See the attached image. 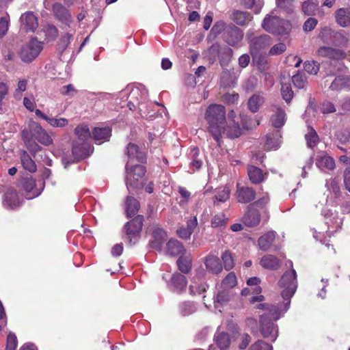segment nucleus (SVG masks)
Listing matches in <instances>:
<instances>
[{"label":"nucleus","mask_w":350,"mask_h":350,"mask_svg":"<svg viewBox=\"0 0 350 350\" xmlns=\"http://www.w3.org/2000/svg\"><path fill=\"white\" fill-rule=\"evenodd\" d=\"M301 9L304 14L308 16L314 15L316 11L318 9V4L310 1H306L302 3Z\"/></svg>","instance_id":"nucleus-45"},{"label":"nucleus","mask_w":350,"mask_h":350,"mask_svg":"<svg viewBox=\"0 0 350 350\" xmlns=\"http://www.w3.org/2000/svg\"><path fill=\"white\" fill-rule=\"evenodd\" d=\"M262 27L272 34H282L288 30L290 25L287 21L282 19L272 12L265 16Z\"/></svg>","instance_id":"nucleus-6"},{"label":"nucleus","mask_w":350,"mask_h":350,"mask_svg":"<svg viewBox=\"0 0 350 350\" xmlns=\"http://www.w3.org/2000/svg\"><path fill=\"white\" fill-rule=\"evenodd\" d=\"M329 90L338 92L345 88V76L339 75L336 77L331 83Z\"/></svg>","instance_id":"nucleus-46"},{"label":"nucleus","mask_w":350,"mask_h":350,"mask_svg":"<svg viewBox=\"0 0 350 350\" xmlns=\"http://www.w3.org/2000/svg\"><path fill=\"white\" fill-rule=\"evenodd\" d=\"M252 18L250 14L242 11H235L232 15V20L239 25H246Z\"/></svg>","instance_id":"nucleus-39"},{"label":"nucleus","mask_w":350,"mask_h":350,"mask_svg":"<svg viewBox=\"0 0 350 350\" xmlns=\"http://www.w3.org/2000/svg\"><path fill=\"white\" fill-rule=\"evenodd\" d=\"M230 197V189L228 187H224L219 189L215 194V199L217 202H224L228 200Z\"/></svg>","instance_id":"nucleus-53"},{"label":"nucleus","mask_w":350,"mask_h":350,"mask_svg":"<svg viewBox=\"0 0 350 350\" xmlns=\"http://www.w3.org/2000/svg\"><path fill=\"white\" fill-rule=\"evenodd\" d=\"M215 342L221 350H225L229 347L230 339L227 333L217 332L215 336Z\"/></svg>","instance_id":"nucleus-38"},{"label":"nucleus","mask_w":350,"mask_h":350,"mask_svg":"<svg viewBox=\"0 0 350 350\" xmlns=\"http://www.w3.org/2000/svg\"><path fill=\"white\" fill-rule=\"evenodd\" d=\"M22 200L17 193L12 189L7 190L4 194L3 204L8 209H14L21 205Z\"/></svg>","instance_id":"nucleus-13"},{"label":"nucleus","mask_w":350,"mask_h":350,"mask_svg":"<svg viewBox=\"0 0 350 350\" xmlns=\"http://www.w3.org/2000/svg\"><path fill=\"white\" fill-rule=\"evenodd\" d=\"M53 10L55 16L63 23L70 25L72 19L69 11L60 3H55Z\"/></svg>","instance_id":"nucleus-21"},{"label":"nucleus","mask_w":350,"mask_h":350,"mask_svg":"<svg viewBox=\"0 0 350 350\" xmlns=\"http://www.w3.org/2000/svg\"><path fill=\"white\" fill-rule=\"evenodd\" d=\"M180 310L183 315H189L196 311V307L191 302H185L181 304Z\"/></svg>","instance_id":"nucleus-60"},{"label":"nucleus","mask_w":350,"mask_h":350,"mask_svg":"<svg viewBox=\"0 0 350 350\" xmlns=\"http://www.w3.org/2000/svg\"><path fill=\"white\" fill-rule=\"evenodd\" d=\"M246 38L250 46V52L254 62H258L267 48L271 43V38L269 35L264 34L258 37L254 36L252 30L247 32Z\"/></svg>","instance_id":"nucleus-4"},{"label":"nucleus","mask_w":350,"mask_h":350,"mask_svg":"<svg viewBox=\"0 0 350 350\" xmlns=\"http://www.w3.org/2000/svg\"><path fill=\"white\" fill-rule=\"evenodd\" d=\"M206 291L204 285H198L194 281H192L189 286V291L191 295L201 294Z\"/></svg>","instance_id":"nucleus-62"},{"label":"nucleus","mask_w":350,"mask_h":350,"mask_svg":"<svg viewBox=\"0 0 350 350\" xmlns=\"http://www.w3.org/2000/svg\"><path fill=\"white\" fill-rule=\"evenodd\" d=\"M126 154L128 157V161L126 163L128 165H130L133 161L144 162L146 159L145 152L133 143H129L127 145Z\"/></svg>","instance_id":"nucleus-12"},{"label":"nucleus","mask_w":350,"mask_h":350,"mask_svg":"<svg viewBox=\"0 0 350 350\" xmlns=\"http://www.w3.org/2000/svg\"><path fill=\"white\" fill-rule=\"evenodd\" d=\"M75 134L78 136L79 140L84 142L90 136V132L86 125H79L75 129Z\"/></svg>","instance_id":"nucleus-47"},{"label":"nucleus","mask_w":350,"mask_h":350,"mask_svg":"<svg viewBox=\"0 0 350 350\" xmlns=\"http://www.w3.org/2000/svg\"><path fill=\"white\" fill-rule=\"evenodd\" d=\"M247 174L249 178L252 183L257 184L263 180L264 175L262 171L257 167H248Z\"/></svg>","instance_id":"nucleus-36"},{"label":"nucleus","mask_w":350,"mask_h":350,"mask_svg":"<svg viewBox=\"0 0 350 350\" xmlns=\"http://www.w3.org/2000/svg\"><path fill=\"white\" fill-rule=\"evenodd\" d=\"M242 3L248 9L254 8L255 14H259L264 5L263 0H243Z\"/></svg>","instance_id":"nucleus-43"},{"label":"nucleus","mask_w":350,"mask_h":350,"mask_svg":"<svg viewBox=\"0 0 350 350\" xmlns=\"http://www.w3.org/2000/svg\"><path fill=\"white\" fill-rule=\"evenodd\" d=\"M9 20L7 17L0 18V38L3 37L8 30Z\"/></svg>","instance_id":"nucleus-63"},{"label":"nucleus","mask_w":350,"mask_h":350,"mask_svg":"<svg viewBox=\"0 0 350 350\" xmlns=\"http://www.w3.org/2000/svg\"><path fill=\"white\" fill-rule=\"evenodd\" d=\"M281 94L283 99L287 103H290L293 97V92L289 83H282L281 88Z\"/></svg>","instance_id":"nucleus-49"},{"label":"nucleus","mask_w":350,"mask_h":350,"mask_svg":"<svg viewBox=\"0 0 350 350\" xmlns=\"http://www.w3.org/2000/svg\"><path fill=\"white\" fill-rule=\"evenodd\" d=\"M322 215L324 217L325 223L327 226L326 234L330 237L334 232H337L342 227L343 218L338 213L332 209L325 208Z\"/></svg>","instance_id":"nucleus-8"},{"label":"nucleus","mask_w":350,"mask_h":350,"mask_svg":"<svg viewBox=\"0 0 350 350\" xmlns=\"http://www.w3.org/2000/svg\"><path fill=\"white\" fill-rule=\"evenodd\" d=\"M260 265L265 269L275 270L280 267V262L275 256L267 254L261 258Z\"/></svg>","instance_id":"nucleus-23"},{"label":"nucleus","mask_w":350,"mask_h":350,"mask_svg":"<svg viewBox=\"0 0 350 350\" xmlns=\"http://www.w3.org/2000/svg\"><path fill=\"white\" fill-rule=\"evenodd\" d=\"M21 29L25 31H34L38 25L37 17L31 12H27L21 16Z\"/></svg>","instance_id":"nucleus-17"},{"label":"nucleus","mask_w":350,"mask_h":350,"mask_svg":"<svg viewBox=\"0 0 350 350\" xmlns=\"http://www.w3.org/2000/svg\"><path fill=\"white\" fill-rule=\"evenodd\" d=\"M167 252L170 255L176 256L185 252V247L181 242L172 239L167 243Z\"/></svg>","instance_id":"nucleus-32"},{"label":"nucleus","mask_w":350,"mask_h":350,"mask_svg":"<svg viewBox=\"0 0 350 350\" xmlns=\"http://www.w3.org/2000/svg\"><path fill=\"white\" fill-rule=\"evenodd\" d=\"M279 286L283 288L281 293L282 302L278 301L275 304H259V308H266L271 312L275 319H279L288 310L291 299L297 289V274L294 269L286 271L279 281Z\"/></svg>","instance_id":"nucleus-2"},{"label":"nucleus","mask_w":350,"mask_h":350,"mask_svg":"<svg viewBox=\"0 0 350 350\" xmlns=\"http://www.w3.org/2000/svg\"><path fill=\"white\" fill-rule=\"evenodd\" d=\"M235 195L239 202L245 204L250 202L255 198L256 193L250 187L241 186L237 184Z\"/></svg>","instance_id":"nucleus-15"},{"label":"nucleus","mask_w":350,"mask_h":350,"mask_svg":"<svg viewBox=\"0 0 350 350\" xmlns=\"http://www.w3.org/2000/svg\"><path fill=\"white\" fill-rule=\"evenodd\" d=\"M143 225V217L137 215L124 226V230L131 244H135L139 237Z\"/></svg>","instance_id":"nucleus-10"},{"label":"nucleus","mask_w":350,"mask_h":350,"mask_svg":"<svg viewBox=\"0 0 350 350\" xmlns=\"http://www.w3.org/2000/svg\"><path fill=\"white\" fill-rule=\"evenodd\" d=\"M333 33L334 31L330 28L325 27L321 29L319 37L323 42L327 43L330 42Z\"/></svg>","instance_id":"nucleus-52"},{"label":"nucleus","mask_w":350,"mask_h":350,"mask_svg":"<svg viewBox=\"0 0 350 350\" xmlns=\"http://www.w3.org/2000/svg\"><path fill=\"white\" fill-rule=\"evenodd\" d=\"M325 187H327V190L332 192L336 198L340 196V186L338 181L335 178L327 180L325 183Z\"/></svg>","instance_id":"nucleus-48"},{"label":"nucleus","mask_w":350,"mask_h":350,"mask_svg":"<svg viewBox=\"0 0 350 350\" xmlns=\"http://www.w3.org/2000/svg\"><path fill=\"white\" fill-rule=\"evenodd\" d=\"M205 119L209 124V132L219 144L222 134H226L230 138L239 137L242 134V128L240 126L239 119H241L243 129L252 128V125L247 122L244 116L240 115V117L237 118L233 110L228 113V123L227 127H224L226 110L221 105H209L205 113Z\"/></svg>","instance_id":"nucleus-1"},{"label":"nucleus","mask_w":350,"mask_h":350,"mask_svg":"<svg viewBox=\"0 0 350 350\" xmlns=\"http://www.w3.org/2000/svg\"><path fill=\"white\" fill-rule=\"evenodd\" d=\"M237 284V277L233 272L229 273L226 278L222 280L220 288H227L232 290Z\"/></svg>","instance_id":"nucleus-41"},{"label":"nucleus","mask_w":350,"mask_h":350,"mask_svg":"<svg viewBox=\"0 0 350 350\" xmlns=\"http://www.w3.org/2000/svg\"><path fill=\"white\" fill-rule=\"evenodd\" d=\"M148 92L144 87H133L129 97L133 101H142L146 99Z\"/></svg>","instance_id":"nucleus-33"},{"label":"nucleus","mask_w":350,"mask_h":350,"mask_svg":"<svg viewBox=\"0 0 350 350\" xmlns=\"http://www.w3.org/2000/svg\"><path fill=\"white\" fill-rule=\"evenodd\" d=\"M125 182L127 189H134L137 187L139 180L145 174L146 170L143 165H135L130 166L126 165Z\"/></svg>","instance_id":"nucleus-9"},{"label":"nucleus","mask_w":350,"mask_h":350,"mask_svg":"<svg viewBox=\"0 0 350 350\" xmlns=\"http://www.w3.org/2000/svg\"><path fill=\"white\" fill-rule=\"evenodd\" d=\"M17 338L13 333H10L7 337L5 350H15L17 346Z\"/></svg>","instance_id":"nucleus-57"},{"label":"nucleus","mask_w":350,"mask_h":350,"mask_svg":"<svg viewBox=\"0 0 350 350\" xmlns=\"http://www.w3.org/2000/svg\"><path fill=\"white\" fill-rule=\"evenodd\" d=\"M257 309L262 310L265 312L260 316V331L262 336L274 342L278 336V326L272 322L271 319H275L269 310L266 308H259L258 304L256 307Z\"/></svg>","instance_id":"nucleus-5"},{"label":"nucleus","mask_w":350,"mask_h":350,"mask_svg":"<svg viewBox=\"0 0 350 350\" xmlns=\"http://www.w3.org/2000/svg\"><path fill=\"white\" fill-rule=\"evenodd\" d=\"M111 129L109 127L95 128L92 133L94 139L101 144L105 141H108L111 136Z\"/></svg>","instance_id":"nucleus-26"},{"label":"nucleus","mask_w":350,"mask_h":350,"mask_svg":"<svg viewBox=\"0 0 350 350\" xmlns=\"http://www.w3.org/2000/svg\"><path fill=\"white\" fill-rule=\"evenodd\" d=\"M278 132L267 135L266 146L269 149H276L280 146V139Z\"/></svg>","instance_id":"nucleus-42"},{"label":"nucleus","mask_w":350,"mask_h":350,"mask_svg":"<svg viewBox=\"0 0 350 350\" xmlns=\"http://www.w3.org/2000/svg\"><path fill=\"white\" fill-rule=\"evenodd\" d=\"M286 49V45L284 43H278L273 46L269 51V54L270 55H277L282 53Z\"/></svg>","instance_id":"nucleus-61"},{"label":"nucleus","mask_w":350,"mask_h":350,"mask_svg":"<svg viewBox=\"0 0 350 350\" xmlns=\"http://www.w3.org/2000/svg\"><path fill=\"white\" fill-rule=\"evenodd\" d=\"M21 161L23 168L30 172L36 171V165L26 151H23L21 154Z\"/></svg>","instance_id":"nucleus-37"},{"label":"nucleus","mask_w":350,"mask_h":350,"mask_svg":"<svg viewBox=\"0 0 350 350\" xmlns=\"http://www.w3.org/2000/svg\"><path fill=\"white\" fill-rule=\"evenodd\" d=\"M221 258L224 264V267L226 270H230L234 267V258L229 251H225L221 255Z\"/></svg>","instance_id":"nucleus-50"},{"label":"nucleus","mask_w":350,"mask_h":350,"mask_svg":"<svg viewBox=\"0 0 350 350\" xmlns=\"http://www.w3.org/2000/svg\"><path fill=\"white\" fill-rule=\"evenodd\" d=\"M42 49V42L33 38L21 47L19 56L23 62L31 63L39 55Z\"/></svg>","instance_id":"nucleus-7"},{"label":"nucleus","mask_w":350,"mask_h":350,"mask_svg":"<svg viewBox=\"0 0 350 350\" xmlns=\"http://www.w3.org/2000/svg\"><path fill=\"white\" fill-rule=\"evenodd\" d=\"M197 225V219L196 217H193L187 221L186 228L182 226L177 230V234L181 239H188L190 238Z\"/></svg>","instance_id":"nucleus-20"},{"label":"nucleus","mask_w":350,"mask_h":350,"mask_svg":"<svg viewBox=\"0 0 350 350\" xmlns=\"http://www.w3.org/2000/svg\"><path fill=\"white\" fill-rule=\"evenodd\" d=\"M275 238V232L274 231H269L262 236L258 240V243L260 250L267 251L271 246Z\"/></svg>","instance_id":"nucleus-27"},{"label":"nucleus","mask_w":350,"mask_h":350,"mask_svg":"<svg viewBox=\"0 0 350 350\" xmlns=\"http://www.w3.org/2000/svg\"><path fill=\"white\" fill-rule=\"evenodd\" d=\"M316 165L321 171L333 170L335 168V161L324 152L318 153L316 159Z\"/></svg>","instance_id":"nucleus-18"},{"label":"nucleus","mask_w":350,"mask_h":350,"mask_svg":"<svg viewBox=\"0 0 350 350\" xmlns=\"http://www.w3.org/2000/svg\"><path fill=\"white\" fill-rule=\"evenodd\" d=\"M48 123L53 127L62 128L68 124V120L64 118H49Z\"/></svg>","instance_id":"nucleus-54"},{"label":"nucleus","mask_w":350,"mask_h":350,"mask_svg":"<svg viewBox=\"0 0 350 350\" xmlns=\"http://www.w3.org/2000/svg\"><path fill=\"white\" fill-rule=\"evenodd\" d=\"M307 146L309 148H313L319 142V136L315 130L310 127H308V131L305 135Z\"/></svg>","instance_id":"nucleus-40"},{"label":"nucleus","mask_w":350,"mask_h":350,"mask_svg":"<svg viewBox=\"0 0 350 350\" xmlns=\"http://www.w3.org/2000/svg\"><path fill=\"white\" fill-rule=\"evenodd\" d=\"M139 203L133 197L129 196L126 200V213L129 217L134 216L139 210Z\"/></svg>","instance_id":"nucleus-35"},{"label":"nucleus","mask_w":350,"mask_h":350,"mask_svg":"<svg viewBox=\"0 0 350 350\" xmlns=\"http://www.w3.org/2000/svg\"><path fill=\"white\" fill-rule=\"evenodd\" d=\"M189 155L192 159L190 166L194 170H198L202 165V161L198 158L199 155V150L196 148H193L191 150Z\"/></svg>","instance_id":"nucleus-44"},{"label":"nucleus","mask_w":350,"mask_h":350,"mask_svg":"<svg viewBox=\"0 0 350 350\" xmlns=\"http://www.w3.org/2000/svg\"><path fill=\"white\" fill-rule=\"evenodd\" d=\"M243 33L242 31L236 27L232 28V30L228 32L226 42L232 46L237 45L243 39Z\"/></svg>","instance_id":"nucleus-31"},{"label":"nucleus","mask_w":350,"mask_h":350,"mask_svg":"<svg viewBox=\"0 0 350 350\" xmlns=\"http://www.w3.org/2000/svg\"><path fill=\"white\" fill-rule=\"evenodd\" d=\"M172 284L178 292H182L185 290L187 282L185 276L180 273H174L171 279Z\"/></svg>","instance_id":"nucleus-30"},{"label":"nucleus","mask_w":350,"mask_h":350,"mask_svg":"<svg viewBox=\"0 0 350 350\" xmlns=\"http://www.w3.org/2000/svg\"><path fill=\"white\" fill-rule=\"evenodd\" d=\"M304 69L310 75H316L319 70V64L314 61L308 62L304 64Z\"/></svg>","instance_id":"nucleus-56"},{"label":"nucleus","mask_w":350,"mask_h":350,"mask_svg":"<svg viewBox=\"0 0 350 350\" xmlns=\"http://www.w3.org/2000/svg\"><path fill=\"white\" fill-rule=\"evenodd\" d=\"M178 268L183 273H188L192 267V258L190 254L181 256L176 261Z\"/></svg>","instance_id":"nucleus-29"},{"label":"nucleus","mask_w":350,"mask_h":350,"mask_svg":"<svg viewBox=\"0 0 350 350\" xmlns=\"http://www.w3.org/2000/svg\"><path fill=\"white\" fill-rule=\"evenodd\" d=\"M294 85L298 88H304L306 83V77L304 74L298 73L292 77Z\"/></svg>","instance_id":"nucleus-55"},{"label":"nucleus","mask_w":350,"mask_h":350,"mask_svg":"<svg viewBox=\"0 0 350 350\" xmlns=\"http://www.w3.org/2000/svg\"><path fill=\"white\" fill-rule=\"evenodd\" d=\"M167 235L162 229H157L153 232V239L150 241V245L157 250H161L163 243L165 241Z\"/></svg>","instance_id":"nucleus-22"},{"label":"nucleus","mask_w":350,"mask_h":350,"mask_svg":"<svg viewBox=\"0 0 350 350\" xmlns=\"http://www.w3.org/2000/svg\"><path fill=\"white\" fill-rule=\"evenodd\" d=\"M317 55L333 59H342L346 57V53L343 51L325 46H320L317 51Z\"/></svg>","instance_id":"nucleus-14"},{"label":"nucleus","mask_w":350,"mask_h":350,"mask_svg":"<svg viewBox=\"0 0 350 350\" xmlns=\"http://www.w3.org/2000/svg\"><path fill=\"white\" fill-rule=\"evenodd\" d=\"M205 265L209 271L215 274H218L222 270L221 264L219 258L216 256L211 255L208 256L205 261Z\"/></svg>","instance_id":"nucleus-28"},{"label":"nucleus","mask_w":350,"mask_h":350,"mask_svg":"<svg viewBox=\"0 0 350 350\" xmlns=\"http://www.w3.org/2000/svg\"><path fill=\"white\" fill-rule=\"evenodd\" d=\"M251 350H273V347L263 340H259L252 345Z\"/></svg>","instance_id":"nucleus-58"},{"label":"nucleus","mask_w":350,"mask_h":350,"mask_svg":"<svg viewBox=\"0 0 350 350\" xmlns=\"http://www.w3.org/2000/svg\"><path fill=\"white\" fill-rule=\"evenodd\" d=\"M275 113L272 115L271 121L272 125L275 128H280L284 124L285 122V112L280 107H275Z\"/></svg>","instance_id":"nucleus-34"},{"label":"nucleus","mask_w":350,"mask_h":350,"mask_svg":"<svg viewBox=\"0 0 350 350\" xmlns=\"http://www.w3.org/2000/svg\"><path fill=\"white\" fill-rule=\"evenodd\" d=\"M21 138L28 150L33 153L41 150V147L36 141L44 146H49L53 144L52 137L46 131L39 123L31 120L29 121L27 126L22 130Z\"/></svg>","instance_id":"nucleus-3"},{"label":"nucleus","mask_w":350,"mask_h":350,"mask_svg":"<svg viewBox=\"0 0 350 350\" xmlns=\"http://www.w3.org/2000/svg\"><path fill=\"white\" fill-rule=\"evenodd\" d=\"M337 23L342 27L350 26V8H340L335 13Z\"/></svg>","instance_id":"nucleus-25"},{"label":"nucleus","mask_w":350,"mask_h":350,"mask_svg":"<svg viewBox=\"0 0 350 350\" xmlns=\"http://www.w3.org/2000/svg\"><path fill=\"white\" fill-rule=\"evenodd\" d=\"M72 38V35L70 33H66L64 36H62L60 39L59 46V49L62 51H64L70 42V40Z\"/></svg>","instance_id":"nucleus-64"},{"label":"nucleus","mask_w":350,"mask_h":350,"mask_svg":"<svg viewBox=\"0 0 350 350\" xmlns=\"http://www.w3.org/2000/svg\"><path fill=\"white\" fill-rule=\"evenodd\" d=\"M233 296L232 290L219 287L214 297L215 307L219 308L225 306L232 299Z\"/></svg>","instance_id":"nucleus-16"},{"label":"nucleus","mask_w":350,"mask_h":350,"mask_svg":"<svg viewBox=\"0 0 350 350\" xmlns=\"http://www.w3.org/2000/svg\"><path fill=\"white\" fill-rule=\"evenodd\" d=\"M318 23L317 19L314 18H308L303 25V30L305 32L312 31Z\"/></svg>","instance_id":"nucleus-59"},{"label":"nucleus","mask_w":350,"mask_h":350,"mask_svg":"<svg viewBox=\"0 0 350 350\" xmlns=\"http://www.w3.org/2000/svg\"><path fill=\"white\" fill-rule=\"evenodd\" d=\"M44 186L43 181L39 180L36 183L32 177H26L23 180V187L27 193L28 199L38 197L43 190Z\"/></svg>","instance_id":"nucleus-11"},{"label":"nucleus","mask_w":350,"mask_h":350,"mask_svg":"<svg viewBox=\"0 0 350 350\" xmlns=\"http://www.w3.org/2000/svg\"><path fill=\"white\" fill-rule=\"evenodd\" d=\"M265 102V98L261 93L254 94L247 101L249 110L252 113L257 112Z\"/></svg>","instance_id":"nucleus-24"},{"label":"nucleus","mask_w":350,"mask_h":350,"mask_svg":"<svg viewBox=\"0 0 350 350\" xmlns=\"http://www.w3.org/2000/svg\"><path fill=\"white\" fill-rule=\"evenodd\" d=\"M228 218L224 213H219L214 216L211 221L213 228L221 227L226 225Z\"/></svg>","instance_id":"nucleus-51"},{"label":"nucleus","mask_w":350,"mask_h":350,"mask_svg":"<svg viewBox=\"0 0 350 350\" xmlns=\"http://www.w3.org/2000/svg\"><path fill=\"white\" fill-rule=\"evenodd\" d=\"M243 223L248 227H254L259 224L260 215L258 211L254 208V204L248 206L247 211L243 215Z\"/></svg>","instance_id":"nucleus-19"}]
</instances>
